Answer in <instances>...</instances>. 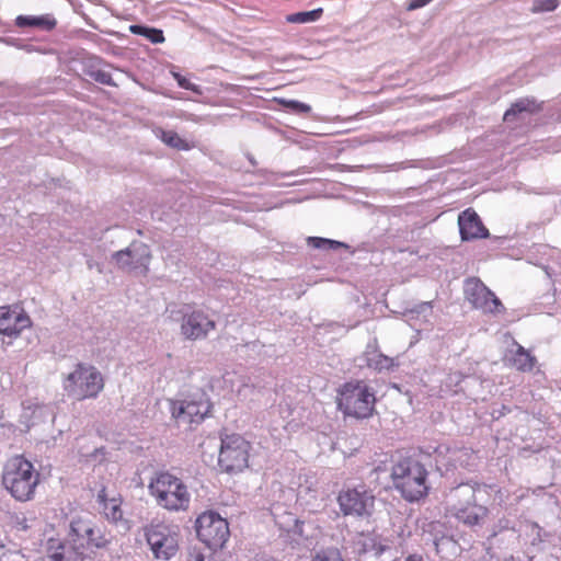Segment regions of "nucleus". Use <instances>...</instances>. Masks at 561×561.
Here are the masks:
<instances>
[{
	"label": "nucleus",
	"mask_w": 561,
	"mask_h": 561,
	"mask_svg": "<svg viewBox=\"0 0 561 561\" xmlns=\"http://www.w3.org/2000/svg\"><path fill=\"white\" fill-rule=\"evenodd\" d=\"M15 23L20 27H38L45 31H51L57 25V21L51 14H44L39 16L19 15Z\"/></svg>",
	"instance_id": "19"
},
{
	"label": "nucleus",
	"mask_w": 561,
	"mask_h": 561,
	"mask_svg": "<svg viewBox=\"0 0 561 561\" xmlns=\"http://www.w3.org/2000/svg\"><path fill=\"white\" fill-rule=\"evenodd\" d=\"M156 135L167 146L176 150H190L192 146L174 130L158 128Z\"/></svg>",
	"instance_id": "21"
},
{
	"label": "nucleus",
	"mask_w": 561,
	"mask_h": 561,
	"mask_svg": "<svg viewBox=\"0 0 561 561\" xmlns=\"http://www.w3.org/2000/svg\"><path fill=\"white\" fill-rule=\"evenodd\" d=\"M457 381H461L463 379V375L461 373H456Z\"/></svg>",
	"instance_id": "35"
},
{
	"label": "nucleus",
	"mask_w": 561,
	"mask_h": 561,
	"mask_svg": "<svg viewBox=\"0 0 561 561\" xmlns=\"http://www.w3.org/2000/svg\"><path fill=\"white\" fill-rule=\"evenodd\" d=\"M129 30L133 34L141 35L153 44H160L164 42L163 32L159 28L147 27L142 25H131Z\"/></svg>",
	"instance_id": "24"
},
{
	"label": "nucleus",
	"mask_w": 561,
	"mask_h": 561,
	"mask_svg": "<svg viewBox=\"0 0 561 561\" xmlns=\"http://www.w3.org/2000/svg\"><path fill=\"white\" fill-rule=\"evenodd\" d=\"M251 443L240 434L221 437L218 463L226 472H240L249 467Z\"/></svg>",
	"instance_id": "7"
},
{
	"label": "nucleus",
	"mask_w": 561,
	"mask_h": 561,
	"mask_svg": "<svg viewBox=\"0 0 561 561\" xmlns=\"http://www.w3.org/2000/svg\"><path fill=\"white\" fill-rule=\"evenodd\" d=\"M311 561H345L337 548L321 549L312 557Z\"/></svg>",
	"instance_id": "27"
},
{
	"label": "nucleus",
	"mask_w": 561,
	"mask_h": 561,
	"mask_svg": "<svg viewBox=\"0 0 561 561\" xmlns=\"http://www.w3.org/2000/svg\"><path fill=\"white\" fill-rule=\"evenodd\" d=\"M558 7V0H546L538 3V9L541 11H552Z\"/></svg>",
	"instance_id": "32"
},
{
	"label": "nucleus",
	"mask_w": 561,
	"mask_h": 561,
	"mask_svg": "<svg viewBox=\"0 0 561 561\" xmlns=\"http://www.w3.org/2000/svg\"><path fill=\"white\" fill-rule=\"evenodd\" d=\"M105 379L93 365L78 363L64 381L67 394L77 401L96 399L104 390Z\"/></svg>",
	"instance_id": "5"
},
{
	"label": "nucleus",
	"mask_w": 561,
	"mask_h": 561,
	"mask_svg": "<svg viewBox=\"0 0 561 561\" xmlns=\"http://www.w3.org/2000/svg\"><path fill=\"white\" fill-rule=\"evenodd\" d=\"M217 328L216 321L202 309L190 310L182 316L180 332L185 340L202 341Z\"/></svg>",
	"instance_id": "12"
},
{
	"label": "nucleus",
	"mask_w": 561,
	"mask_h": 561,
	"mask_svg": "<svg viewBox=\"0 0 561 561\" xmlns=\"http://www.w3.org/2000/svg\"><path fill=\"white\" fill-rule=\"evenodd\" d=\"M383 360L387 362V363L390 362V359L388 357H383Z\"/></svg>",
	"instance_id": "37"
},
{
	"label": "nucleus",
	"mask_w": 561,
	"mask_h": 561,
	"mask_svg": "<svg viewBox=\"0 0 561 561\" xmlns=\"http://www.w3.org/2000/svg\"><path fill=\"white\" fill-rule=\"evenodd\" d=\"M92 78L102 84H107V85L113 84L112 76L106 71H102V70L94 71V72H92Z\"/></svg>",
	"instance_id": "30"
},
{
	"label": "nucleus",
	"mask_w": 561,
	"mask_h": 561,
	"mask_svg": "<svg viewBox=\"0 0 561 561\" xmlns=\"http://www.w3.org/2000/svg\"><path fill=\"white\" fill-rule=\"evenodd\" d=\"M376 392L364 380L353 379L337 389L336 405L344 416L365 420L373 416Z\"/></svg>",
	"instance_id": "3"
},
{
	"label": "nucleus",
	"mask_w": 561,
	"mask_h": 561,
	"mask_svg": "<svg viewBox=\"0 0 561 561\" xmlns=\"http://www.w3.org/2000/svg\"><path fill=\"white\" fill-rule=\"evenodd\" d=\"M430 472L420 460L413 457H401L391 467L390 479L401 497L415 503L427 497L431 486Z\"/></svg>",
	"instance_id": "1"
},
{
	"label": "nucleus",
	"mask_w": 561,
	"mask_h": 561,
	"mask_svg": "<svg viewBox=\"0 0 561 561\" xmlns=\"http://www.w3.org/2000/svg\"><path fill=\"white\" fill-rule=\"evenodd\" d=\"M279 104L298 114H309L311 112L310 105L296 100L282 99L279 100Z\"/></svg>",
	"instance_id": "29"
},
{
	"label": "nucleus",
	"mask_w": 561,
	"mask_h": 561,
	"mask_svg": "<svg viewBox=\"0 0 561 561\" xmlns=\"http://www.w3.org/2000/svg\"><path fill=\"white\" fill-rule=\"evenodd\" d=\"M114 260L117 266L122 270H134L137 267L138 260L135 261V255L130 249L117 251L114 254Z\"/></svg>",
	"instance_id": "26"
},
{
	"label": "nucleus",
	"mask_w": 561,
	"mask_h": 561,
	"mask_svg": "<svg viewBox=\"0 0 561 561\" xmlns=\"http://www.w3.org/2000/svg\"><path fill=\"white\" fill-rule=\"evenodd\" d=\"M307 242L309 245L317 248V249L324 248V249L335 250V249H339L344 245L342 242L330 240V239H324V238H320V237H309Z\"/></svg>",
	"instance_id": "28"
},
{
	"label": "nucleus",
	"mask_w": 561,
	"mask_h": 561,
	"mask_svg": "<svg viewBox=\"0 0 561 561\" xmlns=\"http://www.w3.org/2000/svg\"><path fill=\"white\" fill-rule=\"evenodd\" d=\"M511 365L517 370L530 371L536 365V357L517 344V348L511 358Z\"/></svg>",
	"instance_id": "20"
},
{
	"label": "nucleus",
	"mask_w": 561,
	"mask_h": 561,
	"mask_svg": "<svg viewBox=\"0 0 561 561\" xmlns=\"http://www.w3.org/2000/svg\"><path fill=\"white\" fill-rule=\"evenodd\" d=\"M144 536L156 560L169 561L180 550L181 533L175 525L150 523L144 527Z\"/></svg>",
	"instance_id": "6"
},
{
	"label": "nucleus",
	"mask_w": 561,
	"mask_h": 561,
	"mask_svg": "<svg viewBox=\"0 0 561 561\" xmlns=\"http://www.w3.org/2000/svg\"><path fill=\"white\" fill-rule=\"evenodd\" d=\"M69 542L82 550L104 549L111 537L88 516H77L70 523Z\"/></svg>",
	"instance_id": "8"
},
{
	"label": "nucleus",
	"mask_w": 561,
	"mask_h": 561,
	"mask_svg": "<svg viewBox=\"0 0 561 561\" xmlns=\"http://www.w3.org/2000/svg\"><path fill=\"white\" fill-rule=\"evenodd\" d=\"M432 0H411L407 7L409 11L416 10L430 3Z\"/></svg>",
	"instance_id": "33"
},
{
	"label": "nucleus",
	"mask_w": 561,
	"mask_h": 561,
	"mask_svg": "<svg viewBox=\"0 0 561 561\" xmlns=\"http://www.w3.org/2000/svg\"><path fill=\"white\" fill-rule=\"evenodd\" d=\"M461 239L465 241L482 239L489 236V230L479 215L471 208L463 210L458 217Z\"/></svg>",
	"instance_id": "16"
},
{
	"label": "nucleus",
	"mask_w": 561,
	"mask_h": 561,
	"mask_svg": "<svg viewBox=\"0 0 561 561\" xmlns=\"http://www.w3.org/2000/svg\"><path fill=\"white\" fill-rule=\"evenodd\" d=\"M48 558L50 561H84L82 549L73 545H65L59 540L50 539L48 541Z\"/></svg>",
	"instance_id": "18"
},
{
	"label": "nucleus",
	"mask_w": 561,
	"mask_h": 561,
	"mask_svg": "<svg viewBox=\"0 0 561 561\" xmlns=\"http://www.w3.org/2000/svg\"><path fill=\"white\" fill-rule=\"evenodd\" d=\"M174 78L176 79L178 84L181 88H183L185 90H192V91L195 90V85L188 79H186L185 77H183V76H181L179 73H175Z\"/></svg>",
	"instance_id": "31"
},
{
	"label": "nucleus",
	"mask_w": 561,
	"mask_h": 561,
	"mask_svg": "<svg viewBox=\"0 0 561 561\" xmlns=\"http://www.w3.org/2000/svg\"><path fill=\"white\" fill-rule=\"evenodd\" d=\"M322 13L323 10L321 8L311 11L291 13L286 15V22L293 24L310 23L318 21L322 16Z\"/></svg>",
	"instance_id": "23"
},
{
	"label": "nucleus",
	"mask_w": 561,
	"mask_h": 561,
	"mask_svg": "<svg viewBox=\"0 0 561 561\" xmlns=\"http://www.w3.org/2000/svg\"><path fill=\"white\" fill-rule=\"evenodd\" d=\"M455 516L468 526L479 525L489 513V510L477 503L476 488L469 484L457 486L451 492Z\"/></svg>",
	"instance_id": "11"
},
{
	"label": "nucleus",
	"mask_w": 561,
	"mask_h": 561,
	"mask_svg": "<svg viewBox=\"0 0 561 561\" xmlns=\"http://www.w3.org/2000/svg\"><path fill=\"white\" fill-rule=\"evenodd\" d=\"M197 538L210 549H221L230 537L227 519L215 511H205L196 518Z\"/></svg>",
	"instance_id": "10"
},
{
	"label": "nucleus",
	"mask_w": 561,
	"mask_h": 561,
	"mask_svg": "<svg viewBox=\"0 0 561 561\" xmlns=\"http://www.w3.org/2000/svg\"><path fill=\"white\" fill-rule=\"evenodd\" d=\"M453 460L456 466L469 469L476 465V451L472 448H459L455 450Z\"/></svg>",
	"instance_id": "25"
},
{
	"label": "nucleus",
	"mask_w": 561,
	"mask_h": 561,
	"mask_svg": "<svg viewBox=\"0 0 561 561\" xmlns=\"http://www.w3.org/2000/svg\"><path fill=\"white\" fill-rule=\"evenodd\" d=\"M540 110L539 104L535 100L530 99H520L512 104V106L505 112L504 121L510 122L515 117L518 113L528 112L535 113Z\"/></svg>",
	"instance_id": "22"
},
{
	"label": "nucleus",
	"mask_w": 561,
	"mask_h": 561,
	"mask_svg": "<svg viewBox=\"0 0 561 561\" xmlns=\"http://www.w3.org/2000/svg\"><path fill=\"white\" fill-rule=\"evenodd\" d=\"M96 501L101 514L111 523H118L123 520L124 512L122 508L123 499L116 492H110L107 488L102 486L99 491Z\"/></svg>",
	"instance_id": "17"
},
{
	"label": "nucleus",
	"mask_w": 561,
	"mask_h": 561,
	"mask_svg": "<svg viewBox=\"0 0 561 561\" xmlns=\"http://www.w3.org/2000/svg\"><path fill=\"white\" fill-rule=\"evenodd\" d=\"M1 482L14 500L27 502L35 497L41 473L24 455H14L3 465Z\"/></svg>",
	"instance_id": "2"
},
{
	"label": "nucleus",
	"mask_w": 561,
	"mask_h": 561,
	"mask_svg": "<svg viewBox=\"0 0 561 561\" xmlns=\"http://www.w3.org/2000/svg\"><path fill=\"white\" fill-rule=\"evenodd\" d=\"M32 324L30 317L23 311L10 306L0 307V333L16 339Z\"/></svg>",
	"instance_id": "15"
},
{
	"label": "nucleus",
	"mask_w": 561,
	"mask_h": 561,
	"mask_svg": "<svg viewBox=\"0 0 561 561\" xmlns=\"http://www.w3.org/2000/svg\"><path fill=\"white\" fill-rule=\"evenodd\" d=\"M211 410L210 402L206 399L181 401L173 405L172 416L181 424H199Z\"/></svg>",
	"instance_id": "14"
},
{
	"label": "nucleus",
	"mask_w": 561,
	"mask_h": 561,
	"mask_svg": "<svg viewBox=\"0 0 561 561\" xmlns=\"http://www.w3.org/2000/svg\"><path fill=\"white\" fill-rule=\"evenodd\" d=\"M404 561H424L423 557L420 554H410L405 558Z\"/></svg>",
	"instance_id": "34"
},
{
	"label": "nucleus",
	"mask_w": 561,
	"mask_h": 561,
	"mask_svg": "<svg viewBox=\"0 0 561 561\" xmlns=\"http://www.w3.org/2000/svg\"><path fill=\"white\" fill-rule=\"evenodd\" d=\"M148 260H149V256H147V257L145 259V262H140V264H145V263H147V262H148Z\"/></svg>",
	"instance_id": "36"
},
{
	"label": "nucleus",
	"mask_w": 561,
	"mask_h": 561,
	"mask_svg": "<svg viewBox=\"0 0 561 561\" xmlns=\"http://www.w3.org/2000/svg\"><path fill=\"white\" fill-rule=\"evenodd\" d=\"M148 489L157 504L167 511H186L190 506L191 494L186 484L169 472L157 473Z\"/></svg>",
	"instance_id": "4"
},
{
	"label": "nucleus",
	"mask_w": 561,
	"mask_h": 561,
	"mask_svg": "<svg viewBox=\"0 0 561 561\" xmlns=\"http://www.w3.org/2000/svg\"><path fill=\"white\" fill-rule=\"evenodd\" d=\"M336 500L345 516L369 518L375 512L376 496L365 484L341 490Z\"/></svg>",
	"instance_id": "9"
},
{
	"label": "nucleus",
	"mask_w": 561,
	"mask_h": 561,
	"mask_svg": "<svg viewBox=\"0 0 561 561\" xmlns=\"http://www.w3.org/2000/svg\"><path fill=\"white\" fill-rule=\"evenodd\" d=\"M465 294L468 301L483 312L499 313L504 310L501 300L479 278L466 282Z\"/></svg>",
	"instance_id": "13"
}]
</instances>
